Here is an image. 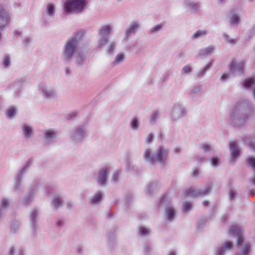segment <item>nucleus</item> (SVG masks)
Returning a JSON list of instances; mask_svg holds the SVG:
<instances>
[{"label":"nucleus","instance_id":"9","mask_svg":"<svg viewBox=\"0 0 255 255\" xmlns=\"http://www.w3.org/2000/svg\"><path fill=\"white\" fill-rule=\"evenodd\" d=\"M38 90L42 97L47 100H53L57 97L56 91L53 87L40 84L38 86Z\"/></svg>","mask_w":255,"mask_h":255},{"label":"nucleus","instance_id":"25","mask_svg":"<svg viewBox=\"0 0 255 255\" xmlns=\"http://www.w3.org/2000/svg\"><path fill=\"white\" fill-rule=\"evenodd\" d=\"M104 193L101 191H98L91 198L90 204L92 205L100 204L103 199Z\"/></svg>","mask_w":255,"mask_h":255},{"label":"nucleus","instance_id":"17","mask_svg":"<svg viewBox=\"0 0 255 255\" xmlns=\"http://www.w3.org/2000/svg\"><path fill=\"white\" fill-rule=\"evenodd\" d=\"M139 26L140 24L137 21H133L130 23L125 30V38L127 40H128L132 35L136 33Z\"/></svg>","mask_w":255,"mask_h":255},{"label":"nucleus","instance_id":"20","mask_svg":"<svg viewBox=\"0 0 255 255\" xmlns=\"http://www.w3.org/2000/svg\"><path fill=\"white\" fill-rule=\"evenodd\" d=\"M56 136V132L51 129L45 130L44 133V138L48 144L55 142Z\"/></svg>","mask_w":255,"mask_h":255},{"label":"nucleus","instance_id":"59","mask_svg":"<svg viewBox=\"0 0 255 255\" xmlns=\"http://www.w3.org/2000/svg\"><path fill=\"white\" fill-rule=\"evenodd\" d=\"M202 148L205 152L210 151L212 150V145L207 143H203L202 144Z\"/></svg>","mask_w":255,"mask_h":255},{"label":"nucleus","instance_id":"23","mask_svg":"<svg viewBox=\"0 0 255 255\" xmlns=\"http://www.w3.org/2000/svg\"><path fill=\"white\" fill-rule=\"evenodd\" d=\"M155 156L154 152L150 148H146L143 154L144 160L150 164H152L155 161Z\"/></svg>","mask_w":255,"mask_h":255},{"label":"nucleus","instance_id":"46","mask_svg":"<svg viewBox=\"0 0 255 255\" xmlns=\"http://www.w3.org/2000/svg\"><path fill=\"white\" fill-rule=\"evenodd\" d=\"M214 47L213 46H209L208 47L202 49L199 54V55H208L213 50Z\"/></svg>","mask_w":255,"mask_h":255},{"label":"nucleus","instance_id":"8","mask_svg":"<svg viewBox=\"0 0 255 255\" xmlns=\"http://www.w3.org/2000/svg\"><path fill=\"white\" fill-rule=\"evenodd\" d=\"M38 215L39 212L36 209H32L29 213L30 226L33 236H36L39 231Z\"/></svg>","mask_w":255,"mask_h":255},{"label":"nucleus","instance_id":"36","mask_svg":"<svg viewBox=\"0 0 255 255\" xmlns=\"http://www.w3.org/2000/svg\"><path fill=\"white\" fill-rule=\"evenodd\" d=\"M212 64L210 63H208L205 66V67L203 69L200 70L197 73L196 76L199 78L203 77L205 74V73L210 70Z\"/></svg>","mask_w":255,"mask_h":255},{"label":"nucleus","instance_id":"22","mask_svg":"<svg viewBox=\"0 0 255 255\" xmlns=\"http://www.w3.org/2000/svg\"><path fill=\"white\" fill-rule=\"evenodd\" d=\"M75 63L78 66H81L86 61V54L82 50H78L75 54Z\"/></svg>","mask_w":255,"mask_h":255},{"label":"nucleus","instance_id":"45","mask_svg":"<svg viewBox=\"0 0 255 255\" xmlns=\"http://www.w3.org/2000/svg\"><path fill=\"white\" fill-rule=\"evenodd\" d=\"M125 60V56L122 53L118 54L115 57L114 62V65H118L124 62Z\"/></svg>","mask_w":255,"mask_h":255},{"label":"nucleus","instance_id":"53","mask_svg":"<svg viewBox=\"0 0 255 255\" xmlns=\"http://www.w3.org/2000/svg\"><path fill=\"white\" fill-rule=\"evenodd\" d=\"M120 175V172L119 171H115L113 173L112 177L111 178V180L112 181V182L116 183L118 181H119Z\"/></svg>","mask_w":255,"mask_h":255},{"label":"nucleus","instance_id":"31","mask_svg":"<svg viewBox=\"0 0 255 255\" xmlns=\"http://www.w3.org/2000/svg\"><path fill=\"white\" fill-rule=\"evenodd\" d=\"M241 21L240 16L236 13H233L230 17L229 22L231 25L237 27Z\"/></svg>","mask_w":255,"mask_h":255},{"label":"nucleus","instance_id":"4","mask_svg":"<svg viewBox=\"0 0 255 255\" xmlns=\"http://www.w3.org/2000/svg\"><path fill=\"white\" fill-rule=\"evenodd\" d=\"M87 135V127L86 124H83L74 128L71 131L70 139L76 145L81 143Z\"/></svg>","mask_w":255,"mask_h":255},{"label":"nucleus","instance_id":"34","mask_svg":"<svg viewBox=\"0 0 255 255\" xmlns=\"http://www.w3.org/2000/svg\"><path fill=\"white\" fill-rule=\"evenodd\" d=\"M56 9L55 5L52 3H48L46 8V13L50 17H53L55 15Z\"/></svg>","mask_w":255,"mask_h":255},{"label":"nucleus","instance_id":"50","mask_svg":"<svg viewBox=\"0 0 255 255\" xmlns=\"http://www.w3.org/2000/svg\"><path fill=\"white\" fill-rule=\"evenodd\" d=\"M8 117L12 118L14 117L16 115V109L13 107H10L8 110L7 113Z\"/></svg>","mask_w":255,"mask_h":255},{"label":"nucleus","instance_id":"58","mask_svg":"<svg viewBox=\"0 0 255 255\" xmlns=\"http://www.w3.org/2000/svg\"><path fill=\"white\" fill-rule=\"evenodd\" d=\"M233 76L231 74V73L229 71V72L224 73V74H223L221 76V77L220 78V80L224 82V81H226L227 79H228L230 77H233Z\"/></svg>","mask_w":255,"mask_h":255},{"label":"nucleus","instance_id":"48","mask_svg":"<svg viewBox=\"0 0 255 255\" xmlns=\"http://www.w3.org/2000/svg\"><path fill=\"white\" fill-rule=\"evenodd\" d=\"M192 204L188 201H184L182 203L183 212H189L192 210Z\"/></svg>","mask_w":255,"mask_h":255},{"label":"nucleus","instance_id":"41","mask_svg":"<svg viewBox=\"0 0 255 255\" xmlns=\"http://www.w3.org/2000/svg\"><path fill=\"white\" fill-rule=\"evenodd\" d=\"M163 25L162 23H159L155 26H153V27L151 28L148 33L151 35H153L154 34L157 33V32H159L162 29Z\"/></svg>","mask_w":255,"mask_h":255},{"label":"nucleus","instance_id":"38","mask_svg":"<svg viewBox=\"0 0 255 255\" xmlns=\"http://www.w3.org/2000/svg\"><path fill=\"white\" fill-rule=\"evenodd\" d=\"M208 33V31L205 29H200L196 31L192 36L191 38L197 39L201 36L206 35Z\"/></svg>","mask_w":255,"mask_h":255},{"label":"nucleus","instance_id":"32","mask_svg":"<svg viewBox=\"0 0 255 255\" xmlns=\"http://www.w3.org/2000/svg\"><path fill=\"white\" fill-rule=\"evenodd\" d=\"M22 131L24 136L26 138H31L33 133L32 128L27 125H23L22 127Z\"/></svg>","mask_w":255,"mask_h":255},{"label":"nucleus","instance_id":"52","mask_svg":"<svg viewBox=\"0 0 255 255\" xmlns=\"http://www.w3.org/2000/svg\"><path fill=\"white\" fill-rule=\"evenodd\" d=\"M143 250L145 255H149L151 250V245L149 243H145L143 246Z\"/></svg>","mask_w":255,"mask_h":255},{"label":"nucleus","instance_id":"26","mask_svg":"<svg viewBox=\"0 0 255 255\" xmlns=\"http://www.w3.org/2000/svg\"><path fill=\"white\" fill-rule=\"evenodd\" d=\"M184 5L189 8L190 11L193 13H197L199 10V2H196L191 0H186Z\"/></svg>","mask_w":255,"mask_h":255},{"label":"nucleus","instance_id":"12","mask_svg":"<svg viewBox=\"0 0 255 255\" xmlns=\"http://www.w3.org/2000/svg\"><path fill=\"white\" fill-rule=\"evenodd\" d=\"M244 61L233 60L229 65V69L231 74L234 76H239L244 73Z\"/></svg>","mask_w":255,"mask_h":255},{"label":"nucleus","instance_id":"42","mask_svg":"<svg viewBox=\"0 0 255 255\" xmlns=\"http://www.w3.org/2000/svg\"><path fill=\"white\" fill-rule=\"evenodd\" d=\"M20 223L18 221H13L10 225V231L11 233H15L17 232Z\"/></svg>","mask_w":255,"mask_h":255},{"label":"nucleus","instance_id":"51","mask_svg":"<svg viewBox=\"0 0 255 255\" xmlns=\"http://www.w3.org/2000/svg\"><path fill=\"white\" fill-rule=\"evenodd\" d=\"M211 165L214 167H218L220 164L219 159L217 157H214L210 159Z\"/></svg>","mask_w":255,"mask_h":255},{"label":"nucleus","instance_id":"35","mask_svg":"<svg viewBox=\"0 0 255 255\" xmlns=\"http://www.w3.org/2000/svg\"><path fill=\"white\" fill-rule=\"evenodd\" d=\"M140 126L139 120L137 117H133L130 122V127L134 131L137 130Z\"/></svg>","mask_w":255,"mask_h":255},{"label":"nucleus","instance_id":"24","mask_svg":"<svg viewBox=\"0 0 255 255\" xmlns=\"http://www.w3.org/2000/svg\"><path fill=\"white\" fill-rule=\"evenodd\" d=\"M252 248L250 245L244 243L241 246L240 251L236 254V255H251Z\"/></svg>","mask_w":255,"mask_h":255},{"label":"nucleus","instance_id":"13","mask_svg":"<svg viewBox=\"0 0 255 255\" xmlns=\"http://www.w3.org/2000/svg\"><path fill=\"white\" fill-rule=\"evenodd\" d=\"M211 189L210 184H207L204 189H194L191 188L186 191L187 195L191 197H203L210 194Z\"/></svg>","mask_w":255,"mask_h":255},{"label":"nucleus","instance_id":"44","mask_svg":"<svg viewBox=\"0 0 255 255\" xmlns=\"http://www.w3.org/2000/svg\"><path fill=\"white\" fill-rule=\"evenodd\" d=\"M238 191L232 188H230L229 190V199L230 200H235L238 196Z\"/></svg>","mask_w":255,"mask_h":255},{"label":"nucleus","instance_id":"2","mask_svg":"<svg viewBox=\"0 0 255 255\" xmlns=\"http://www.w3.org/2000/svg\"><path fill=\"white\" fill-rule=\"evenodd\" d=\"M249 106L245 102L239 103L230 113L229 121L233 127H243L249 118Z\"/></svg>","mask_w":255,"mask_h":255},{"label":"nucleus","instance_id":"40","mask_svg":"<svg viewBox=\"0 0 255 255\" xmlns=\"http://www.w3.org/2000/svg\"><path fill=\"white\" fill-rule=\"evenodd\" d=\"M2 63L4 68H8L11 65L10 57L8 54H5L2 58Z\"/></svg>","mask_w":255,"mask_h":255},{"label":"nucleus","instance_id":"63","mask_svg":"<svg viewBox=\"0 0 255 255\" xmlns=\"http://www.w3.org/2000/svg\"><path fill=\"white\" fill-rule=\"evenodd\" d=\"M107 42V38L105 36H101L99 40V45L102 46Z\"/></svg>","mask_w":255,"mask_h":255},{"label":"nucleus","instance_id":"55","mask_svg":"<svg viewBox=\"0 0 255 255\" xmlns=\"http://www.w3.org/2000/svg\"><path fill=\"white\" fill-rule=\"evenodd\" d=\"M247 164L248 166L252 167L253 169L255 168V157H249L247 159Z\"/></svg>","mask_w":255,"mask_h":255},{"label":"nucleus","instance_id":"39","mask_svg":"<svg viewBox=\"0 0 255 255\" xmlns=\"http://www.w3.org/2000/svg\"><path fill=\"white\" fill-rule=\"evenodd\" d=\"M9 206V201L6 199H3L1 202V205L0 206V218L1 217L2 212L7 209Z\"/></svg>","mask_w":255,"mask_h":255},{"label":"nucleus","instance_id":"47","mask_svg":"<svg viewBox=\"0 0 255 255\" xmlns=\"http://www.w3.org/2000/svg\"><path fill=\"white\" fill-rule=\"evenodd\" d=\"M149 232V230L145 227L140 226L138 228V233L140 236L146 237L148 235Z\"/></svg>","mask_w":255,"mask_h":255},{"label":"nucleus","instance_id":"33","mask_svg":"<svg viewBox=\"0 0 255 255\" xmlns=\"http://www.w3.org/2000/svg\"><path fill=\"white\" fill-rule=\"evenodd\" d=\"M202 93V90L200 86H196L192 88L189 93L190 97H194L200 96Z\"/></svg>","mask_w":255,"mask_h":255},{"label":"nucleus","instance_id":"49","mask_svg":"<svg viewBox=\"0 0 255 255\" xmlns=\"http://www.w3.org/2000/svg\"><path fill=\"white\" fill-rule=\"evenodd\" d=\"M101 33L103 35V36L107 37L110 33L111 32V28L108 25H106L103 28L101 29Z\"/></svg>","mask_w":255,"mask_h":255},{"label":"nucleus","instance_id":"21","mask_svg":"<svg viewBox=\"0 0 255 255\" xmlns=\"http://www.w3.org/2000/svg\"><path fill=\"white\" fill-rule=\"evenodd\" d=\"M64 202L62 196L59 195H54L51 203V208L57 210L63 206Z\"/></svg>","mask_w":255,"mask_h":255},{"label":"nucleus","instance_id":"62","mask_svg":"<svg viewBox=\"0 0 255 255\" xmlns=\"http://www.w3.org/2000/svg\"><path fill=\"white\" fill-rule=\"evenodd\" d=\"M207 221V220L206 218H203L200 220L197 223L198 228H202L204 225H205V223H206Z\"/></svg>","mask_w":255,"mask_h":255},{"label":"nucleus","instance_id":"27","mask_svg":"<svg viewBox=\"0 0 255 255\" xmlns=\"http://www.w3.org/2000/svg\"><path fill=\"white\" fill-rule=\"evenodd\" d=\"M229 147L231 152V158L232 160L236 161L240 155V151L234 142L230 143Z\"/></svg>","mask_w":255,"mask_h":255},{"label":"nucleus","instance_id":"16","mask_svg":"<svg viewBox=\"0 0 255 255\" xmlns=\"http://www.w3.org/2000/svg\"><path fill=\"white\" fill-rule=\"evenodd\" d=\"M109 173V167L106 166L100 169L96 179L98 184L99 186L105 187L107 185Z\"/></svg>","mask_w":255,"mask_h":255},{"label":"nucleus","instance_id":"5","mask_svg":"<svg viewBox=\"0 0 255 255\" xmlns=\"http://www.w3.org/2000/svg\"><path fill=\"white\" fill-rule=\"evenodd\" d=\"M169 149L163 145L158 147L155 156V161L163 168L165 167L169 155Z\"/></svg>","mask_w":255,"mask_h":255},{"label":"nucleus","instance_id":"14","mask_svg":"<svg viewBox=\"0 0 255 255\" xmlns=\"http://www.w3.org/2000/svg\"><path fill=\"white\" fill-rule=\"evenodd\" d=\"M229 235L233 237H237V244L239 245L244 243V238L241 227L237 224L233 225L230 227Z\"/></svg>","mask_w":255,"mask_h":255},{"label":"nucleus","instance_id":"29","mask_svg":"<svg viewBox=\"0 0 255 255\" xmlns=\"http://www.w3.org/2000/svg\"><path fill=\"white\" fill-rule=\"evenodd\" d=\"M159 187L157 182L154 181L150 183L147 186V191L146 194L147 195H151L157 192Z\"/></svg>","mask_w":255,"mask_h":255},{"label":"nucleus","instance_id":"57","mask_svg":"<svg viewBox=\"0 0 255 255\" xmlns=\"http://www.w3.org/2000/svg\"><path fill=\"white\" fill-rule=\"evenodd\" d=\"M154 135L152 133H149L147 134L146 136V139H145V143L146 144H150L151 143L153 139H154Z\"/></svg>","mask_w":255,"mask_h":255},{"label":"nucleus","instance_id":"15","mask_svg":"<svg viewBox=\"0 0 255 255\" xmlns=\"http://www.w3.org/2000/svg\"><path fill=\"white\" fill-rule=\"evenodd\" d=\"M30 165L31 163L30 161H27L24 166L22 168L19 172L15 176L14 178V189L17 193H18L21 189V179L23 175L27 172L28 168L30 166Z\"/></svg>","mask_w":255,"mask_h":255},{"label":"nucleus","instance_id":"28","mask_svg":"<svg viewBox=\"0 0 255 255\" xmlns=\"http://www.w3.org/2000/svg\"><path fill=\"white\" fill-rule=\"evenodd\" d=\"M244 141L255 152V135H247L245 136Z\"/></svg>","mask_w":255,"mask_h":255},{"label":"nucleus","instance_id":"7","mask_svg":"<svg viewBox=\"0 0 255 255\" xmlns=\"http://www.w3.org/2000/svg\"><path fill=\"white\" fill-rule=\"evenodd\" d=\"M40 186L39 181L37 180L34 181L31 185L28 191L22 200L23 205L28 206L32 201L35 194L37 191Z\"/></svg>","mask_w":255,"mask_h":255},{"label":"nucleus","instance_id":"64","mask_svg":"<svg viewBox=\"0 0 255 255\" xmlns=\"http://www.w3.org/2000/svg\"><path fill=\"white\" fill-rule=\"evenodd\" d=\"M126 168L129 171H131L133 169L134 167L131 165L129 159H128L126 162Z\"/></svg>","mask_w":255,"mask_h":255},{"label":"nucleus","instance_id":"60","mask_svg":"<svg viewBox=\"0 0 255 255\" xmlns=\"http://www.w3.org/2000/svg\"><path fill=\"white\" fill-rule=\"evenodd\" d=\"M126 203L128 206L132 202L133 200V196L131 194L128 193L126 195Z\"/></svg>","mask_w":255,"mask_h":255},{"label":"nucleus","instance_id":"10","mask_svg":"<svg viewBox=\"0 0 255 255\" xmlns=\"http://www.w3.org/2000/svg\"><path fill=\"white\" fill-rule=\"evenodd\" d=\"M10 15L6 8L0 5V40L1 38V32L10 23Z\"/></svg>","mask_w":255,"mask_h":255},{"label":"nucleus","instance_id":"18","mask_svg":"<svg viewBox=\"0 0 255 255\" xmlns=\"http://www.w3.org/2000/svg\"><path fill=\"white\" fill-rule=\"evenodd\" d=\"M116 231V229L114 228L109 231L107 235V244L109 250H113L116 246L117 243L115 239Z\"/></svg>","mask_w":255,"mask_h":255},{"label":"nucleus","instance_id":"54","mask_svg":"<svg viewBox=\"0 0 255 255\" xmlns=\"http://www.w3.org/2000/svg\"><path fill=\"white\" fill-rule=\"evenodd\" d=\"M192 68L189 65H185L181 70V73L183 75H188L192 72Z\"/></svg>","mask_w":255,"mask_h":255},{"label":"nucleus","instance_id":"61","mask_svg":"<svg viewBox=\"0 0 255 255\" xmlns=\"http://www.w3.org/2000/svg\"><path fill=\"white\" fill-rule=\"evenodd\" d=\"M64 223L65 221L63 219L57 218L55 224L57 227L61 228L64 226Z\"/></svg>","mask_w":255,"mask_h":255},{"label":"nucleus","instance_id":"3","mask_svg":"<svg viewBox=\"0 0 255 255\" xmlns=\"http://www.w3.org/2000/svg\"><path fill=\"white\" fill-rule=\"evenodd\" d=\"M86 4V0H66L64 5V11L66 14L81 13L84 11Z\"/></svg>","mask_w":255,"mask_h":255},{"label":"nucleus","instance_id":"30","mask_svg":"<svg viewBox=\"0 0 255 255\" xmlns=\"http://www.w3.org/2000/svg\"><path fill=\"white\" fill-rule=\"evenodd\" d=\"M232 245L230 242H226L225 247L224 246L218 247L215 252V255H224L225 250H229L231 248Z\"/></svg>","mask_w":255,"mask_h":255},{"label":"nucleus","instance_id":"6","mask_svg":"<svg viewBox=\"0 0 255 255\" xmlns=\"http://www.w3.org/2000/svg\"><path fill=\"white\" fill-rule=\"evenodd\" d=\"M159 204V206H165L167 219L170 222L173 221L176 216V211L174 208L170 206L169 201L165 196H162L161 197Z\"/></svg>","mask_w":255,"mask_h":255},{"label":"nucleus","instance_id":"56","mask_svg":"<svg viewBox=\"0 0 255 255\" xmlns=\"http://www.w3.org/2000/svg\"><path fill=\"white\" fill-rule=\"evenodd\" d=\"M222 36L225 40H227L231 44H233L236 42V40L235 39L230 38L229 35L225 32H224L222 34Z\"/></svg>","mask_w":255,"mask_h":255},{"label":"nucleus","instance_id":"11","mask_svg":"<svg viewBox=\"0 0 255 255\" xmlns=\"http://www.w3.org/2000/svg\"><path fill=\"white\" fill-rule=\"evenodd\" d=\"M187 115L186 109L179 104H174L170 113L171 119L172 122L177 121Z\"/></svg>","mask_w":255,"mask_h":255},{"label":"nucleus","instance_id":"1","mask_svg":"<svg viewBox=\"0 0 255 255\" xmlns=\"http://www.w3.org/2000/svg\"><path fill=\"white\" fill-rule=\"evenodd\" d=\"M83 34L82 32H78L65 43L62 51V58L64 63L69 64L75 58V54L78 51L79 41Z\"/></svg>","mask_w":255,"mask_h":255},{"label":"nucleus","instance_id":"37","mask_svg":"<svg viewBox=\"0 0 255 255\" xmlns=\"http://www.w3.org/2000/svg\"><path fill=\"white\" fill-rule=\"evenodd\" d=\"M117 45V42L115 41H112L109 43L107 48V53L108 55H112L114 54Z\"/></svg>","mask_w":255,"mask_h":255},{"label":"nucleus","instance_id":"19","mask_svg":"<svg viewBox=\"0 0 255 255\" xmlns=\"http://www.w3.org/2000/svg\"><path fill=\"white\" fill-rule=\"evenodd\" d=\"M26 82V80L24 79H18L10 85L9 89L16 95Z\"/></svg>","mask_w":255,"mask_h":255},{"label":"nucleus","instance_id":"43","mask_svg":"<svg viewBox=\"0 0 255 255\" xmlns=\"http://www.w3.org/2000/svg\"><path fill=\"white\" fill-rule=\"evenodd\" d=\"M160 115L158 111H154L151 115L149 119V123L151 125L156 123L157 120L159 118Z\"/></svg>","mask_w":255,"mask_h":255}]
</instances>
